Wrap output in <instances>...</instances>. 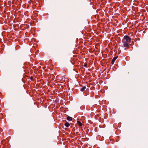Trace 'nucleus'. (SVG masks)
I'll list each match as a JSON object with an SVG mask.
<instances>
[{
	"label": "nucleus",
	"instance_id": "nucleus-7",
	"mask_svg": "<svg viewBox=\"0 0 148 148\" xmlns=\"http://www.w3.org/2000/svg\"><path fill=\"white\" fill-rule=\"evenodd\" d=\"M86 88V86H84L82 88H81L80 89V90L81 91H83Z\"/></svg>",
	"mask_w": 148,
	"mask_h": 148
},
{
	"label": "nucleus",
	"instance_id": "nucleus-8",
	"mask_svg": "<svg viewBox=\"0 0 148 148\" xmlns=\"http://www.w3.org/2000/svg\"><path fill=\"white\" fill-rule=\"evenodd\" d=\"M124 37H128V36H124Z\"/></svg>",
	"mask_w": 148,
	"mask_h": 148
},
{
	"label": "nucleus",
	"instance_id": "nucleus-3",
	"mask_svg": "<svg viewBox=\"0 0 148 148\" xmlns=\"http://www.w3.org/2000/svg\"><path fill=\"white\" fill-rule=\"evenodd\" d=\"M64 125L65 126L67 127H68L69 126H70V124L69 123H68V122H66V123H65V124H64Z\"/></svg>",
	"mask_w": 148,
	"mask_h": 148
},
{
	"label": "nucleus",
	"instance_id": "nucleus-2",
	"mask_svg": "<svg viewBox=\"0 0 148 148\" xmlns=\"http://www.w3.org/2000/svg\"><path fill=\"white\" fill-rule=\"evenodd\" d=\"M116 57H114L111 61V63L112 64H113L114 62L117 59Z\"/></svg>",
	"mask_w": 148,
	"mask_h": 148
},
{
	"label": "nucleus",
	"instance_id": "nucleus-6",
	"mask_svg": "<svg viewBox=\"0 0 148 148\" xmlns=\"http://www.w3.org/2000/svg\"><path fill=\"white\" fill-rule=\"evenodd\" d=\"M77 123L80 126H81L82 125V123L80 121H77Z\"/></svg>",
	"mask_w": 148,
	"mask_h": 148
},
{
	"label": "nucleus",
	"instance_id": "nucleus-1",
	"mask_svg": "<svg viewBox=\"0 0 148 148\" xmlns=\"http://www.w3.org/2000/svg\"><path fill=\"white\" fill-rule=\"evenodd\" d=\"M131 41V39L130 38H123V42H126L128 43Z\"/></svg>",
	"mask_w": 148,
	"mask_h": 148
},
{
	"label": "nucleus",
	"instance_id": "nucleus-5",
	"mask_svg": "<svg viewBox=\"0 0 148 148\" xmlns=\"http://www.w3.org/2000/svg\"><path fill=\"white\" fill-rule=\"evenodd\" d=\"M123 45L124 47H127L128 46V43L126 42H125L123 44Z\"/></svg>",
	"mask_w": 148,
	"mask_h": 148
},
{
	"label": "nucleus",
	"instance_id": "nucleus-4",
	"mask_svg": "<svg viewBox=\"0 0 148 148\" xmlns=\"http://www.w3.org/2000/svg\"><path fill=\"white\" fill-rule=\"evenodd\" d=\"M67 119L69 121H71L72 120V117H71L70 116H68L67 118Z\"/></svg>",
	"mask_w": 148,
	"mask_h": 148
}]
</instances>
